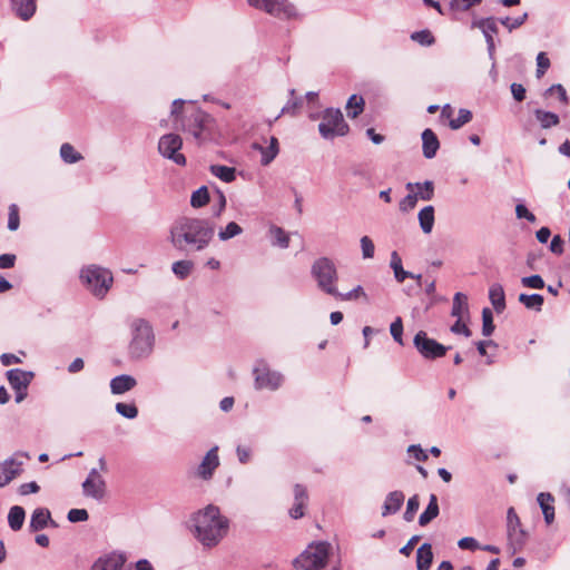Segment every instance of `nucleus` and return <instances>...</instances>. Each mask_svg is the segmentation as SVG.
I'll use <instances>...</instances> for the list:
<instances>
[{"label":"nucleus","instance_id":"1","mask_svg":"<svg viewBox=\"0 0 570 570\" xmlns=\"http://www.w3.org/2000/svg\"><path fill=\"white\" fill-rule=\"evenodd\" d=\"M214 234L215 226L212 220L181 216L170 225L168 239L178 250H203L210 244Z\"/></svg>","mask_w":570,"mask_h":570},{"label":"nucleus","instance_id":"2","mask_svg":"<svg viewBox=\"0 0 570 570\" xmlns=\"http://www.w3.org/2000/svg\"><path fill=\"white\" fill-rule=\"evenodd\" d=\"M193 528L196 539L205 547H216L227 534L229 521L219 509L209 504L195 513Z\"/></svg>","mask_w":570,"mask_h":570},{"label":"nucleus","instance_id":"3","mask_svg":"<svg viewBox=\"0 0 570 570\" xmlns=\"http://www.w3.org/2000/svg\"><path fill=\"white\" fill-rule=\"evenodd\" d=\"M331 553L330 543H312L296 558L294 566L301 570H341L340 561H332Z\"/></svg>","mask_w":570,"mask_h":570},{"label":"nucleus","instance_id":"4","mask_svg":"<svg viewBox=\"0 0 570 570\" xmlns=\"http://www.w3.org/2000/svg\"><path fill=\"white\" fill-rule=\"evenodd\" d=\"M183 129L193 135L199 144L216 140L219 137L215 119L194 107L184 121Z\"/></svg>","mask_w":570,"mask_h":570},{"label":"nucleus","instance_id":"5","mask_svg":"<svg viewBox=\"0 0 570 570\" xmlns=\"http://www.w3.org/2000/svg\"><path fill=\"white\" fill-rule=\"evenodd\" d=\"M132 338L129 354L134 358L147 356L153 351L154 334L150 324L144 318H135L130 323Z\"/></svg>","mask_w":570,"mask_h":570},{"label":"nucleus","instance_id":"6","mask_svg":"<svg viewBox=\"0 0 570 570\" xmlns=\"http://www.w3.org/2000/svg\"><path fill=\"white\" fill-rule=\"evenodd\" d=\"M312 276L321 291L328 295H337V271L334 262L327 257L316 259L312 266Z\"/></svg>","mask_w":570,"mask_h":570},{"label":"nucleus","instance_id":"7","mask_svg":"<svg viewBox=\"0 0 570 570\" xmlns=\"http://www.w3.org/2000/svg\"><path fill=\"white\" fill-rule=\"evenodd\" d=\"M80 278L87 288L97 297L102 298L112 285V274L102 267L90 265L82 268Z\"/></svg>","mask_w":570,"mask_h":570},{"label":"nucleus","instance_id":"8","mask_svg":"<svg viewBox=\"0 0 570 570\" xmlns=\"http://www.w3.org/2000/svg\"><path fill=\"white\" fill-rule=\"evenodd\" d=\"M348 129V125L345 122L340 109H326L318 125L320 134L325 139L345 136Z\"/></svg>","mask_w":570,"mask_h":570},{"label":"nucleus","instance_id":"9","mask_svg":"<svg viewBox=\"0 0 570 570\" xmlns=\"http://www.w3.org/2000/svg\"><path fill=\"white\" fill-rule=\"evenodd\" d=\"M247 2L250 7L277 18L293 19L297 16L295 7L288 0H247Z\"/></svg>","mask_w":570,"mask_h":570},{"label":"nucleus","instance_id":"10","mask_svg":"<svg viewBox=\"0 0 570 570\" xmlns=\"http://www.w3.org/2000/svg\"><path fill=\"white\" fill-rule=\"evenodd\" d=\"M183 147V139L177 134H167L160 137L158 142V150L161 156L170 159L176 165L185 166L186 157L180 153Z\"/></svg>","mask_w":570,"mask_h":570},{"label":"nucleus","instance_id":"11","mask_svg":"<svg viewBox=\"0 0 570 570\" xmlns=\"http://www.w3.org/2000/svg\"><path fill=\"white\" fill-rule=\"evenodd\" d=\"M255 385L257 389L276 390L283 383V375L272 371L265 363H258L254 368Z\"/></svg>","mask_w":570,"mask_h":570},{"label":"nucleus","instance_id":"12","mask_svg":"<svg viewBox=\"0 0 570 570\" xmlns=\"http://www.w3.org/2000/svg\"><path fill=\"white\" fill-rule=\"evenodd\" d=\"M414 345L425 358H438L445 355L448 348L435 340L429 338L426 333L420 331L414 337Z\"/></svg>","mask_w":570,"mask_h":570},{"label":"nucleus","instance_id":"13","mask_svg":"<svg viewBox=\"0 0 570 570\" xmlns=\"http://www.w3.org/2000/svg\"><path fill=\"white\" fill-rule=\"evenodd\" d=\"M472 29H481L488 45V50L490 56L492 57L495 50L493 35L498 33V20L495 18H484V19H475L471 24Z\"/></svg>","mask_w":570,"mask_h":570},{"label":"nucleus","instance_id":"14","mask_svg":"<svg viewBox=\"0 0 570 570\" xmlns=\"http://www.w3.org/2000/svg\"><path fill=\"white\" fill-rule=\"evenodd\" d=\"M23 462L11 458L0 463V488L9 484L13 479L22 472Z\"/></svg>","mask_w":570,"mask_h":570},{"label":"nucleus","instance_id":"15","mask_svg":"<svg viewBox=\"0 0 570 570\" xmlns=\"http://www.w3.org/2000/svg\"><path fill=\"white\" fill-rule=\"evenodd\" d=\"M105 481L97 470H91L82 488L86 495L101 499L105 494Z\"/></svg>","mask_w":570,"mask_h":570},{"label":"nucleus","instance_id":"16","mask_svg":"<svg viewBox=\"0 0 570 570\" xmlns=\"http://www.w3.org/2000/svg\"><path fill=\"white\" fill-rule=\"evenodd\" d=\"M508 535L515 547H521L524 542V532L520 529V519L513 508L508 510Z\"/></svg>","mask_w":570,"mask_h":570},{"label":"nucleus","instance_id":"17","mask_svg":"<svg viewBox=\"0 0 570 570\" xmlns=\"http://www.w3.org/2000/svg\"><path fill=\"white\" fill-rule=\"evenodd\" d=\"M219 465L217 448L212 449L198 468V475L203 479H210L216 468Z\"/></svg>","mask_w":570,"mask_h":570},{"label":"nucleus","instance_id":"18","mask_svg":"<svg viewBox=\"0 0 570 570\" xmlns=\"http://www.w3.org/2000/svg\"><path fill=\"white\" fill-rule=\"evenodd\" d=\"M294 497L295 503L293 508L289 510V514L293 519H299L304 515V508L308 500L306 489L301 484H296L294 488Z\"/></svg>","mask_w":570,"mask_h":570},{"label":"nucleus","instance_id":"19","mask_svg":"<svg viewBox=\"0 0 570 570\" xmlns=\"http://www.w3.org/2000/svg\"><path fill=\"white\" fill-rule=\"evenodd\" d=\"M125 558L121 554L112 553L96 561L91 570H121Z\"/></svg>","mask_w":570,"mask_h":570},{"label":"nucleus","instance_id":"20","mask_svg":"<svg viewBox=\"0 0 570 570\" xmlns=\"http://www.w3.org/2000/svg\"><path fill=\"white\" fill-rule=\"evenodd\" d=\"M8 381L13 390H27L32 380V374L22 370H10L7 373Z\"/></svg>","mask_w":570,"mask_h":570},{"label":"nucleus","instance_id":"21","mask_svg":"<svg viewBox=\"0 0 570 570\" xmlns=\"http://www.w3.org/2000/svg\"><path fill=\"white\" fill-rule=\"evenodd\" d=\"M423 155L425 158H433L440 148V142L432 129L422 132Z\"/></svg>","mask_w":570,"mask_h":570},{"label":"nucleus","instance_id":"22","mask_svg":"<svg viewBox=\"0 0 570 570\" xmlns=\"http://www.w3.org/2000/svg\"><path fill=\"white\" fill-rule=\"evenodd\" d=\"M12 9L22 20H29L36 12V0H11Z\"/></svg>","mask_w":570,"mask_h":570},{"label":"nucleus","instance_id":"23","mask_svg":"<svg viewBox=\"0 0 570 570\" xmlns=\"http://www.w3.org/2000/svg\"><path fill=\"white\" fill-rule=\"evenodd\" d=\"M254 147L261 151V154H262L261 163L264 166L269 165L279 151L278 140L274 136H272L269 138L267 146H261V145L255 144Z\"/></svg>","mask_w":570,"mask_h":570},{"label":"nucleus","instance_id":"24","mask_svg":"<svg viewBox=\"0 0 570 570\" xmlns=\"http://www.w3.org/2000/svg\"><path fill=\"white\" fill-rule=\"evenodd\" d=\"M52 521L48 509L38 508L33 511L30 520V530L33 532L45 529Z\"/></svg>","mask_w":570,"mask_h":570},{"label":"nucleus","instance_id":"25","mask_svg":"<svg viewBox=\"0 0 570 570\" xmlns=\"http://www.w3.org/2000/svg\"><path fill=\"white\" fill-rule=\"evenodd\" d=\"M136 380L130 375H119L111 380L110 389L114 394H122L136 386Z\"/></svg>","mask_w":570,"mask_h":570},{"label":"nucleus","instance_id":"26","mask_svg":"<svg viewBox=\"0 0 570 570\" xmlns=\"http://www.w3.org/2000/svg\"><path fill=\"white\" fill-rule=\"evenodd\" d=\"M538 503L543 512L547 524H551L554 520V499L550 493L542 492L538 495Z\"/></svg>","mask_w":570,"mask_h":570},{"label":"nucleus","instance_id":"27","mask_svg":"<svg viewBox=\"0 0 570 570\" xmlns=\"http://www.w3.org/2000/svg\"><path fill=\"white\" fill-rule=\"evenodd\" d=\"M404 501V494L401 491L391 492L384 502L382 515L386 517L397 512Z\"/></svg>","mask_w":570,"mask_h":570},{"label":"nucleus","instance_id":"28","mask_svg":"<svg viewBox=\"0 0 570 570\" xmlns=\"http://www.w3.org/2000/svg\"><path fill=\"white\" fill-rule=\"evenodd\" d=\"M406 189L411 193H415L417 198L422 200H431L434 195V185L432 181L421 183H409L406 184Z\"/></svg>","mask_w":570,"mask_h":570},{"label":"nucleus","instance_id":"29","mask_svg":"<svg viewBox=\"0 0 570 570\" xmlns=\"http://www.w3.org/2000/svg\"><path fill=\"white\" fill-rule=\"evenodd\" d=\"M417 218H419V223H420V227H421L422 232L424 234H430L433 229L434 220H435L434 207L431 205L425 206L424 208H422L420 210Z\"/></svg>","mask_w":570,"mask_h":570},{"label":"nucleus","instance_id":"30","mask_svg":"<svg viewBox=\"0 0 570 570\" xmlns=\"http://www.w3.org/2000/svg\"><path fill=\"white\" fill-rule=\"evenodd\" d=\"M489 298L494 309L501 313L505 308L504 289L500 284H493L489 289Z\"/></svg>","mask_w":570,"mask_h":570},{"label":"nucleus","instance_id":"31","mask_svg":"<svg viewBox=\"0 0 570 570\" xmlns=\"http://www.w3.org/2000/svg\"><path fill=\"white\" fill-rule=\"evenodd\" d=\"M391 268L393 269L395 279L399 283H403L407 277L417 279L420 278V276H414L412 273L403 269L402 259L397 252H393L391 254Z\"/></svg>","mask_w":570,"mask_h":570},{"label":"nucleus","instance_id":"32","mask_svg":"<svg viewBox=\"0 0 570 570\" xmlns=\"http://www.w3.org/2000/svg\"><path fill=\"white\" fill-rule=\"evenodd\" d=\"M433 560L432 547L424 543L416 552V567L419 570H429Z\"/></svg>","mask_w":570,"mask_h":570},{"label":"nucleus","instance_id":"33","mask_svg":"<svg viewBox=\"0 0 570 570\" xmlns=\"http://www.w3.org/2000/svg\"><path fill=\"white\" fill-rule=\"evenodd\" d=\"M438 515H439L438 498L435 494H431L430 502H429L426 509L423 511V513L419 518V523H420V525L425 527Z\"/></svg>","mask_w":570,"mask_h":570},{"label":"nucleus","instance_id":"34","mask_svg":"<svg viewBox=\"0 0 570 570\" xmlns=\"http://www.w3.org/2000/svg\"><path fill=\"white\" fill-rule=\"evenodd\" d=\"M209 171L224 183H232L236 179V169L224 165H212Z\"/></svg>","mask_w":570,"mask_h":570},{"label":"nucleus","instance_id":"35","mask_svg":"<svg viewBox=\"0 0 570 570\" xmlns=\"http://www.w3.org/2000/svg\"><path fill=\"white\" fill-rule=\"evenodd\" d=\"M26 512L22 507L14 505L10 509L8 514V522L13 531H18L22 528L24 522Z\"/></svg>","mask_w":570,"mask_h":570},{"label":"nucleus","instance_id":"36","mask_svg":"<svg viewBox=\"0 0 570 570\" xmlns=\"http://www.w3.org/2000/svg\"><path fill=\"white\" fill-rule=\"evenodd\" d=\"M468 297L462 293H456L453 298L452 306V316L456 318H464V315L468 314Z\"/></svg>","mask_w":570,"mask_h":570},{"label":"nucleus","instance_id":"37","mask_svg":"<svg viewBox=\"0 0 570 570\" xmlns=\"http://www.w3.org/2000/svg\"><path fill=\"white\" fill-rule=\"evenodd\" d=\"M534 115L541 127L546 129L557 126L560 121L559 116L550 111L537 109Z\"/></svg>","mask_w":570,"mask_h":570},{"label":"nucleus","instance_id":"38","mask_svg":"<svg viewBox=\"0 0 570 570\" xmlns=\"http://www.w3.org/2000/svg\"><path fill=\"white\" fill-rule=\"evenodd\" d=\"M364 109V99L360 96L353 95L350 97L346 111L350 118H356Z\"/></svg>","mask_w":570,"mask_h":570},{"label":"nucleus","instance_id":"39","mask_svg":"<svg viewBox=\"0 0 570 570\" xmlns=\"http://www.w3.org/2000/svg\"><path fill=\"white\" fill-rule=\"evenodd\" d=\"M271 236L273 238L272 244L275 246H279L282 248H286L289 245V236L285 233V230L278 226H272L269 228Z\"/></svg>","mask_w":570,"mask_h":570},{"label":"nucleus","instance_id":"40","mask_svg":"<svg viewBox=\"0 0 570 570\" xmlns=\"http://www.w3.org/2000/svg\"><path fill=\"white\" fill-rule=\"evenodd\" d=\"M60 156L67 164H75L82 159L80 153H78L72 145L65 142L60 147Z\"/></svg>","mask_w":570,"mask_h":570},{"label":"nucleus","instance_id":"41","mask_svg":"<svg viewBox=\"0 0 570 570\" xmlns=\"http://www.w3.org/2000/svg\"><path fill=\"white\" fill-rule=\"evenodd\" d=\"M520 303H522L527 308L540 311L543 305V296L539 294H520L519 296Z\"/></svg>","mask_w":570,"mask_h":570},{"label":"nucleus","instance_id":"42","mask_svg":"<svg viewBox=\"0 0 570 570\" xmlns=\"http://www.w3.org/2000/svg\"><path fill=\"white\" fill-rule=\"evenodd\" d=\"M208 202H209V193H208L207 187H205V186L200 187L199 189L195 190L191 194L190 205L194 208H202L205 205H207Z\"/></svg>","mask_w":570,"mask_h":570},{"label":"nucleus","instance_id":"43","mask_svg":"<svg viewBox=\"0 0 570 570\" xmlns=\"http://www.w3.org/2000/svg\"><path fill=\"white\" fill-rule=\"evenodd\" d=\"M193 267L194 263L191 261H178L173 264V272L178 278L185 279L191 273Z\"/></svg>","mask_w":570,"mask_h":570},{"label":"nucleus","instance_id":"44","mask_svg":"<svg viewBox=\"0 0 570 570\" xmlns=\"http://www.w3.org/2000/svg\"><path fill=\"white\" fill-rule=\"evenodd\" d=\"M243 233V228L235 222H230L224 229L218 232V238L226 242L233 237H236Z\"/></svg>","mask_w":570,"mask_h":570},{"label":"nucleus","instance_id":"45","mask_svg":"<svg viewBox=\"0 0 570 570\" xmlns=\"http://www.w3.org/2000/svg\"><path fill=\"white\" fill-rule=\"evenodd\" d=\"M527 19H528V13H523L522 16H519L517 18L505 17V18L499 19L498 21L511 32L514 29H518L519 27H521L527 21Z\"/></svg>","mask_w":570,"mask_h":570},{"label":"nucleus","instance_id":"46","mask_svg":"<svg viewBox=\"0 0 570 570\" xmlns=\"http://www.w3.org/2000/svg\"><path fill=\"white\" fill-rule=\"evenodd\" d=\"M472 119V112L468 109H460L459 116L450 120L449 126L456 130L468 124Z\"/></svg>","mask_w":570,"mask_h":570},{"label":"nucleus","instance_id":"47","mask_svg":"<svg viewBox=\"0 0 570 570\" xmlns=\"http://www.w3.org/2000/svg\"><path fill=\"white\" fill-rule=\"evenodd\" d=\"M482 334L490 336L494 331L493 315L490 308L485 307L482 311Z\"/></svg>","mask_w":570,"mask_h":570},{"label":"nucleus","instance_id":"48","mask_svg":"<svg viewBox=\"0 0 570 570\" xmlns=\"http://www.w3.org/2000/svg\"><path fill=\"white\" fill-rule=\"evenodd\" d=\"M333 296L341 301H355L361 297L367 298L362 286H356L354 289H352L351 292H348L346 294H342L337 291V295H333Z\"/></svg>","mask_w":570,"mask_h":570},{"label":"nucleus","instance_id":"49","mask_svg":"<svg viewBox=\"0 0 570 570\" xmlns=\"http://www.w3.org/2000/svg\"><path fill=\"white\" fill-rule=\"evenodd\" d=\"M116 411L127 419H135L138 415V409L135 404L119 402L116 404Z\"/></svg>","mask_w":570,"mask_h":570},{"label":"nucleus","instance_id":"50","mask_svg":"<svg viewBox=\"0 0 570 570\" xmlns=\"http://www.w3.org/2000/svg\"><path fill=\"white\" fill-rule=\"evenodd\" d=\"M360 243H361L363 258L364 259L373 258L374 253H375V246H374L373 240L368 236H363V237H361Z\"/></svg>","mask_w":570,"mask_h":570},{"label":"nucleus","instance_id":"51","mask_svg":"<svg viewBox=\"0 0 570 570\" xmlns=\"http://www.w3.org/2000/svg\"><path fill=\"white\" fill-rule=\"evenodd\" d=\"M420 507V500L417 495H413L407 501V507L404 512L405 521L410 522L414 519V515Z\"/></svg>","mask_w":570,"mask_h":570},{"label":"nucleus","instance_id":"52","mask_svg":"<svg viewBox=\"0 0 570 570\" xmlns=\"http://www.w3.org/2000/svg\"><path fill=\"white\" fill-rule=\"evenodd\" d=\"M390 332H391V335L394 338V341L397 342L400 345H403V340H402L403 323H402V318L401 317H396L392 322V324L390 326Z\"/></svg>","mask_w":570,"mask_h":570},{"label":"nucleus","instance_id":"53","mask_svg":"<svg viewBox=\"0 0 570 570\" xmlns=\"http://www.w3.org/2000/svg\"><path fill=\"white\" fill-rule=\"evenodd\" d=\"M553 95H557L562 105H568V96L562 85H553L544 94L546 97Z\"/></svg>","mask_w":570,"mask_h":570},{"label":"nucleus","instance_id":"54","mask_svg":"<svg viewBox=\"0 0 570 570\" xmlns=\"http://www.w3.org/2000/svg\"><path fill=\"white\" fill-rule=\"evenodd\" d=\"M524 287L540 289L544 287V281L539 275L527 276L521 279Z\"/></svg>","mask_w":570,"mask_h":570},{"label":"nucleus","instance_id":"55","mask_svg":"<svg viewBox=\"0 0 570 570\" xmlns=\"http://www.w3.org/2000/svg\"><path fill=\"white\" fill-rule=\"evenodd\" d=\"M19 224H20L19 208L17 205L12 204L9 207L8 228L10 230H16V229H18Z\"/></svg>","mask_w":570,"mask_h":570},{"label":"nucleus","instance_id":"56","mask_svg":"<svg viewBox=\"0 0 570 570\" xmlns=\"http://www.w3.org/2000/svg\"><path fill=\"white\" fill-rule=\"evenodd\" d=\"M481 0H451V9L455 11H466L471 7L479 4Z\"/></svg>","mask_w":570,"mask_h":570},{"label":"nucleus","instance_id":"57","mask_svg":"<svg viewBox=\"0 0 570 570\" xmlns=\"http://www.w3.org/2000/svg\"><path fill=\"white\" fill-rule=\"evenodd\" d=\"M537 66V77L541 78L550 67V60L544 52L538 55Z\"/></svg>","mask_w":570,"mask_h":570},{"label":"nucleus","instance_id":"58","mask_svg":"<svg viewBox=\"0 0 570 570\" xmlns=\"http://www.w3.org/2000/svg\"><path fill=\"white\" fill-rule=\"evenodd\" d=\"M417 199V195L414 191H410V194L400 202V209L402 212L412 210L416 206Z\"/></svg>","mask_w":570,"mask_h":570},{"label":"nucleus","instance_id":"59","mask_svg":"<svg viewBox=\"0 0 570 570\" xmlns=\"http://www.w3.org/2000/svg\"><path fill=\"white\" fill-rule=\"evenodd\" d=\"M412 39L422 43V45H432L434 42V38L432 33L428 30L414 32L412 35Z\"/></svg>","mask_w":570,"mask_h":570},{"label":"nucleus","instance_id":"60","mask_svg":"<svg viewBox=\"0 0 570 570\" xmlns=\"http://www.w3.org/2000/svg\"><path fill=\"white\" fill-rule=\"evenodd\" d=\"M88 519V512L85 509H71L68 512V520L70 522L86 521Z\"/></svg>","mask_w":570,"mask_h":570},{"label":"nucleus","instance_id":"61","mask_svg":"<svg viewBox=\"0 0 570 570\" xmlns=\"http://www.w3.org/2000/svg\"><path fill=\"white\" fill-rule=\"evenodd\" d=\"M451 331L455 334H463L466 337L471 335V331L466 326L463 318H458L456 322L451 326Z\"/></svg>","mask_w":570,"mask_h":570},{"label":"nucleus","instance_id":"62","mask_svg":"<svg viewBox=\"0 0 570 570\" xmlns=\"http://www.w3.org/2000/svg\"><path fill=\"white\" fill-rule=\"evenodd\" d=\"M459 548L463 550L474 551L480 548L478 541L474 538L465 537L458 542Z\"/></svg>","mask_w":570,"mask_h":570},{"label":"nucleus","instance_id":"63","mask_svg":"<svg viewBox=\"0 0 570 570\" xmlns=\"http://www.w3.org/2000/svg\"><path fill=\"white\" fill-rule=\"evenodd\" d=\"M515 214L518 218H524L531 223L535 222V216L522 204L517 205Z\"/></svg>","mask_w":570,"mask_h":570},{"label":"nucleus","instance_id":"64","mask_svg":"<svg viewBox=\"0 0 570 570\" xmlns=\"http://www.w3.org/2000/svg\"><path fill=\"white\" fill-rule=\"evenodd\" d=\"M409 453L420 462H425L428 460V454L421 449L420 445H411L409 448Z\"/></svg>","mask_w":570,"mask_h":570}]
</instances>
